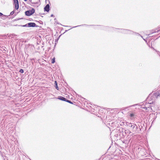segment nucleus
<instances>
[{
  "label": "nucleus",
  "mask_w": 160,
  "mask_h": 160,
  "mask_svg": "<svg viewBox=\"0 0 160 160\" xmlns=\"http://www.w3.org/2000/svg\"><path fill=\"white\" fill-rule=\"evenodd\" d=\"M124 124L129 128V133L133 132V134H140L143 131L144 127V124H136L127 122H124Z\"/></svg>",
  "instance_id": "1"
},
{
  "label": "nucleus",
  "mask_w": 160,
  "mask_h": 160,
  "mask_svg": "<svg viewBox=\"0 0 160 160\" xmlns=\"http://www.w3.org/2000/svg\"><path fill=\"white\" fill-rule=\"evenodd\" d=\"M82 26H94L95 27L94 28L95 29H100L104 31H112L114 29H116V28L112 27H110L109 26H105L102 25H88L86 24H83L81 25H78L77 26H74L72 27V28H75L77 27Z\"/></svg>",
  "instance_id": "2"
},
{
  "label": "nucleus",
  "mask_w": 160,
  "mask_h": 160,
  "mask_svg": "<svg viewBox=\"0 0 160 160\" xmlns=\"http://www.w3.org/2000/svg\"><path fill=\"white\" fill-rule=\"evenodd\" d=\"M160 96V93L157 92H155L152 94L150 93L147 98V100H148V104H153L154 103L155 100L156 98H157L158 96Z\"/></svg>",
  "instance_id": "3"
},
{
  "label": "nucleus",
  "mask_w": 160,
  "mask_h": 160,
  "mask_svg": "<svg viewBox=\"0 0 160 160\" xmlns=\"http://www.w3.org/2000/svg\"><path fill=\"white\" fill-rule=\"evenodd\" d=\"M116 29L123 30V32H120L124 34H133L134 33V32L129 29L118 28H116Z\"/></svg>",
  "instance_id": "4"
},
{
  "label": "nucleus",
  "mask_w": 160,
  "mask_h": 160,
  "mask_svg": "<svg viewBox=\"0 0 160 160\" xmlns=\"http://www.w3.org/2000/svg\"><path fill=\"white\" fill-rule=\"evenodd\" d=\"M35 12V9L33 8H31V10L26 11L25 12V14L27 16H30L33 14Z\"/></svg>",
  "instance_id": "5"
},
{
  "label": "nucleus",
  "mask_w": 160,
  "mask_h": 160,
  "mask_svg": "<svg viewBox=\"0 0 160 160\" xmlns=\"http://www.w3.org/2000/svg\"><path fill=\"white\" fill-rule=\"evenodd\" d=\"M117 130L119 132L120 138L121 139H123L125 136L124 134L123 129L122 128H118L117 129Z\"/></svg>",
  "instance_id": "6"
},
{
  "label": "nucleus",
  "mask_w": 160,
  "mask_h": 160,
  "mask_svg": "<svg viewBox=\"0 0 160 160\" xmlns=\"http://www.w3.org/2000/svg\"><path fill=\"white\" fill-rule=\"evenodd\" d=\"M13 5L15 10H18L19 8V3L18 0H13Z\"/></svg>",
  "instance_id": "7"
},
{
  "label": "nucleus",
  "mask_w": 160,
  "mask_h": 160,
  "mask_svg": "<svg viewBox=\"0 0 160 160\" xmlns=\"http://www.w3.org/2000/svg\"><path fill=\"white\" fill-rule=\"evenodd\" d=\"M49 3L47 4L44 8V12H48L50 11V2L49 0H48Z\"/></svg>",
  "instance_id": "8"
},
{
  "label": "nucleus",
  "mask_w": 160,
  "mask_h": 160,
  "mask_svg": "<svg viewBox=\"0 0 160 160\" xmlns=\"http://www.w3.org/2000/svg\"><path fill=\"white\" fill-rule=\"evenodd\" d=\"M38 27H39V26L37 25L34 22H30L28 23V28H34Z\"/></svg>",
  "instance_id": "9"
},
{
  "label": "nucleus",
  "mask_w": 160,
  "mask_h": 160,
  "mask_svg": "<svg viewBox=\"0 0 160 160\" xmlns=\"http://www.w3.org/2000/svg\"><path fill=\"white\" fill-rule=\"evenodd\" d=\"M29 1L27 3L28 4H30L32 6L34 7L35 6L33 5L34 4H37L38 3V2H32V0H28Z\"/></svg>",
  "instance_id": "10"
},
{
  "label": "nucleus",
  "mask_w": 160,
  "mask_h": 160,
  "mask_svg": "<svg viewBox=\"0 0 160 160\" xmlns=\"http://www.w3.org/2000/svg\"><path fill=\"white\" fill-rule=\"evenodd\" d=\"M55 98L59 99L61 101L65 102H66L67 100V99L66 98L61 96H59L57 98Z\"/></svg>",
  "instance_id": "11"
},
{
  "label": "nucleus",
  "mask_w": 160,
  "mask_h": 160,
  "mask_svg": "<svg viewBox=\"0 0 160 160\" xmlns=\"http://www.w3.org/2000/svg\"><path fill=\"white\" fill-rule=\"evenodd\" d=\"M156 39H153V40L152 41H151V48H153V50H155V51L157 52V53L159 55V56L160 57V52L158 51H157L156 49H155L153 48L152 46V42H154V41Z\"/></svg>",
  "instance_id": "12"
},
{
  "label": "nucleus",
  "mask_w": 160,
  "mask_h": 160,
  "mask_svg": "<svg viewBox=\"0 0 160 160\" xmlns=\"http://www.w3.org/2000/svg\"><path fill=\"white\" fill-rule=\"evenodd\" d=\"M122 141L123 143L125 144L126 145H128L129 143V140L128 139H124L123 140H122Z\"/></svg>",
  "instance_id": "13"
},
{
  "label": "nucleus",
  "mask_w": 160,
  "mask_h": 160,
  "mask_svg": "<svg viewBox=\"0 0 160 160\" xmlns=\"http://www.w3.org/2000/svg\"><path fill=\"white\" fill-rule=\"evenodd\" d=\"M1 18L2 19L4 20L7 18L9 19L11 18V17H9V15H6L3 14Z\"/></svg>",
  "instance_id": "14"
},
{
  "label": "nucleus",
  "mask_w": 160,
  "mask_h": 160,
  "mask_svg": "<svg viewBox=\"0 0 160 160\" xmlns=\"http://www.w3.org/2000/svg\"><path fill=\"white\" fill-rule=\"evenodd\" d=\"M54 87L55 88L57 89L58 90H59V88L58 86V83L56 81H55L54 82Z\"/></svg>",
  "instance_id": "15"
},
{
  "label": "nucleus",
  "mask_w": 160,
  "mask_h": 160,
  "mask_svg": "<svg viewBox=\"0 0 160 160\" xmlns=\"http://www.w3.org/2000/svg\"><path fill=\"white\" fill-rule=\"evenodd\" d=\"M18 26V25H15V26ZM19 26H21L22 27H28V23L26 24L25 25H18Z\"/></svg>",
  "instance_id": "16"
},
{
  "label": "nucleus",
  "mask_w": 160,
  "mask_h": 160,
  "mask_svg": "<svg viewBox=\"0 0 160 160\" xmlns=\"http://www.w3.org/2000/svg\"><path fill=\"white\" fill-rule=\"evenodd\" d=\"M153 106H152V105L150 106V107H148V108H149L148 110H149L150 109H151L150 110H151V112L153 111ZM145 108H146V109H148L147 107H146V106H145Z\"/></svg>",
  "instance_id": "17"
},
{
  "label": "nucleus",
  "mask_w": 160,
  "mask_h": 160,
  "mask_svg": "<svg viewBox=\"0 0 160 160\" xmlns=\"http://www.w3.org/2000/svg\"><path fill=\"white\" fill-rule=\"evenodd\" d=\"M152 117H154L153 118H152L153 120L152 123H153V122H154V121L156 119L157 117V115L156 116H155V113H152Z\"/></svg>",
  "instance_id": "18"
},
{
  "label": "nucleus",
  "mask_w": 160,
  "mask_h": 160,
  "mask_svg": "<svg viewBox=\"0 0 160 160\" xmlns=\"http://www.w3.org/2000/svg\"><path fill=\"white\" fill-rule=\"evenodd\" d=\"M136 105H137V104H136L133 105H130V106H129L123 108V109L122 110H124V111H126V109H127L128 108H129V107H132L133 106H136Z\"/></svg>",
  "instance_id": "19"
},
{
  "label": "nucleus",
  "mask_w": 160,
  "mask_h": 160,
  "mask_svg": "<svg viewBox=\"0 0 160 160\" xmlns=\"http://www.w3.org/2000/svg\"><path fill=\"white\" fill-rule=\"evenodd\" d=\"M16 10H15V8L14 9V10H13V11H12V12H11L10 13V15H9V16H12V15H13L14 13L15 12V11H16Z\"/></svg>",
  "instance_id": "20"
},
{
  "label": "nucleus",
  "mask_w": 160,
  "mask_h": 160,
  "mask_svg": "<svg viewBox=\"0 0 160 160\" xmlns=\"http://www.w3.org/2000/svg\"><path fill=\"white\" fill-rule=\"evenodd\" d=\"M55 62V57L53 58L51 60V62L52 63H54Z\"/></svg>",
  "instance_id": "21"
},
{
  "label": "nucleus",
  "mask_w": 160,
  "mask_h": 160,
  "mask_svg": "<svg viewBox=\"0 0 160 160\" xmlns=\"http://www.w3.org/2000/svg\"><path fill=\"white\" fill-rule=\"evenodd\" d=\"M56 22L57 23V24H60V25H62V26H64V27H72L71 26H64V25H62V24H61L60 23H59V22H57V21H56V22Z\"/></svg>",
  "instance_id": "22"
},
{
  "label": "nucleus",
  "mask_w": 160,
  "mask_h": 160,
  "mask_svg": "<svg viewBox=\"0 0 160 160\" xmlns=\"http://www.w3.org/2000/svg\"><path fill=\"white\" fill-rule=\"evenodd\" d=\"M66 102H68V103H69L70 104H73V103L72 101H71V100L67 99V100H66Z\"/></svg>",
  "instance_id": "23"
},
{
  "label": "nucleus",
  "mask_w": 160,
  "mask_h": 160,
  "mask_svg": "<svg viewBox=\"0 0 160 160\" xmlns=\"http://www.w3.org/2000/svg\"><path fill=\"white\" fill-rule=\"evenodd\" d=\"M129 132V131L128 130H124V134L125 135L128 133V132Z\"/></svg>",
  "instance_id": "24"
},
{
  "label": "nucleus",
  "mask_w": 160,
  "mask_h": 160,
  "mask_svg": "<svg viewBox=\"0 0 160 160\" xmlns=\"http://www.w3.org/2000/svg\"><path fill=\"white\" fill-rule=\"evenodd\" d=\"M153 31L154 30H152L151 31H152V32H151V34H152V33H158V32L160 31V29L158 30L157 31H154V32H153Z\"/></svg>",
  "instance_id": "25"
},
{
  "label": "nucleus",
  "mask_w": 160,
  "mask_h": 160,
  "mask_svg": "<svg viewBox=\"0 0 160 160\" xmlns=\"http://www.w3.org/2000/svg\"><path fill=\"white\" fill-rule=\"evenodd\" d=\"M129 116L131 118H133L134 116V114L133 113H130L129 114Z\"/></svg>",
  "instance_id": "26"
},
{
  "label": "nucleus",
  "mask_w": 160,
  "mask_h": 160,
  "mask_svg": "<svg viewBox=\"0 0 160 160\" xmlns=\"http://www.w3.org/2000/svg\"><path fill=\"white\" fill-rule=\"evenodd\" d=\"M19 72L21 73H24V70L22 69H20Z\"/></svg>",
  "instance_id": "27"
},
{
  "label": "nucleus",
  "mask_w": 160,
  "mask_h": 160,
  "mask_svg": "<svg viewBox=\"0 0 160 160\" xmlns=\"http://www.w3.org/2000/svg\"><path fill=\"white\" fill-rule=\"evenodd\" d=\"M65 83L66 84L65 85V87L68 88V89H69V86H68L67 82H65Z\"/></svg>",
  "instance_id": "28"
},
{
  "label": "nucleus",
  "mask_w": 160,
  "mask_h": 160,
  "mask_svg": "<svg viewBox=\"0 0 160 160\" xmlns=\"http://www.w3.org/2000/svg\"><path fill=\"white\" fill-rule=\"evenodd\" d=\"M134 34L138 36H141V35L140 34L136 32H134Z\"/></svg>",
  "instance_id": "29"
},
{
  "label": "nucleus",
  "mask_w": 160,
  "mask_h": 160,
  "mask_svg": "<svg viewBox=\"0 0 160 160\" xmlns=\"http://www.w3.org/2000/svg\"><path fill=\"white\" fill-rule=\"evenodd\" d=\"M59 39H58V38H57V39H56L55 40V43L56 44V43H57L58 42V40Z\"/></svg>",
  "instance_id": "30"
},
{
  "label": "nucleus",
  "mask_w": 160,
  "mask_h": 160,
  "mask_svg": "<svg viewBox=\"0 0 160 160\" xmlns=\"http://www.w3.org/2000/svg\"><path fill=\"white\" fill-rule=\"evenodd\" d=\"M40 24H43V22L42 21H41V20H39V21H37Z\"/></svg>",
  "instance_id": "31"
},
{
  "label": "nucleus",
  "mask_w": 160,
  "mask_h": 160,
  "mask_svg": "<svg viewBox=\"0 0 160 160\" xmlns=\"http://www.w3.org/2000/svg\"><path fill=\"white\" fill-rule=\"evenodd\" d=\"M74 93H75L76 94V95H78V97H81L82 98V97H81V95H78V94H77L76 93V92L75 91H74Z\"/></svg>",
  "instance_id": "32"
},
{
  "label": "nucleus",
  "mask_w": 160,
  "mask_h": 160,
  "mask_svg": "<svg viewBox=\"0 0 160 160\" xmlns=\"http://www.w3.org/2000/svg\"><path fill=\"white\" fill-rule=\"evenodd\" d=\"M71 29H69L68 30H65V32L63 33L62 34H64L66 32H67L68 31V30H70Z\"/></svg>",
  "instance_id": "33"
},
{
  "label": "nucleus",
  "mask_w": 160,
  "mask_h": 160,
  "mask_svg": "<svg viewBox=\"0 0 160 160\" xmlns=\"http://www.w3.org/2000/svg\"><path fill=\"white\" fill-rule=\"evenodd\" d=\"M2 14H3L2 13V12H0V18H1V17L2 16Z\"/></svg>",
  "instance_id": "34"
},
{
  "label": "nucleus",
  "mask_w": 160,
  "mask_h": 160,
  "mask_svg": "<svg viewBox=\"0 0 160 160\" xmlns=\"http://www.w3.org/2000/svg\"><path fill=\"white\" fill-rule=\"evenodd\" d=\"M140 36V37H141L143 39V40H144L145 41H146V42H147V41H146V40H145V39H144V38H143V36H142L141 35V36Z\"/></svg>",
  "instance_id": "35"
},
{
  "label": "nucleus",
  "mask_w": 160,
  "mask_h": 160,
  "mask_svg": "<svg viewBox=\"0 0 160 160\" xmlns=\"http://www.w3.org/2000/svg\"><path fill=\"white\" fill-rule=\"evenodd\" d=\"M62 34H61L58 37V39H59V38H60V37L61 36V35Z\"/></svg>",
  "instance_id": "36"
},
{
  "label": "nucleus",
  "mask_w": 160,
  "mask_h": 160,
  "mask_svg": "<svg viewBox=\"0 0 160 160\" xmlns=\"http://www.w3.org/2000/svg\"><path fill=\"white\" fill-rule=\"evenodd\" d=\"M51 17H54V15L53 14H52L51 15Z\"/></svg>",
  "instance_id": "37"
},
{
  "label": "nucleus",
  "mask_w": 160,
  "mask_h": 160,
  "mask_svg": "<svg viewBox=\"0 0 160 160\" xmlns=\"http://www.w3.org/2000/svg\"><path fill=\"white\" fill-rule=\"evenodd\" d=\"M29 20L30 21H33V20L32 18H29Z\"/></svg>",
  "instance_id": "38"
},
{
  "label": "nucleus",
  "mask_w": 160,
  "mask_h": 160,
  "mask_svg": "<svg viewBox=\"0 0 160 160\" xmlns=\"http://www.w3.org/2000/svg\"><path fill=\"white\" fill-rule=\"evenodd\" d=\"M69 90H70V89H71V90H72V88L71 87H69ZM73 91L74 92V91L73 90Z\"/></svg>",
  "instance_id": "39"
},
{
  "label": "nucleus",
  "mask_w": 160,
  "mask_h": 160,
  "mask_svg": "<svg viewBox=\"0 0 160 160\" xmlns=\"http://www.w3.org/2000/svg\"><path fill=\"white\" fill-rule=\"evenodd\" d=\"M18 13V12H17V13L16 14H15L13 16V17H14L15 16L17 15V14Z\"/></svg>",
  "instance_id": "40"
},
{
  "label": "nucleus",
  "mask_w": 160,
  "mask_h": 160,
  "mask_svg": "<svg viewBox=\"0 0 160 160\" xmlns=\"http://www.w3.org/2000/svg\"><path fill=\"white\" fill-rule=\"evenodd\" d=\"M23 18H18L17 19V20H20V19H22Z\"/></svg>",
  "instance_id": "41"
},
{
  "label": "nucleus",
  "mask_w": 160,
  "mask_h": 160,
  "mask_svg": "<svg viewBox=\"0 0 160 160\" xmlns=\"http://www.w3.org/2000/svg\"><path fill=\"white\" fill-rule=\"evenodd\" d=\"M119 133H117L116 134V135L117 136H118V135H119Z\"/></svg>",
  "instance_id": "42"
},
{
  "label": "nucleus",
  "mask_w": 160,
  "mask_h": 160,
  "mask_svg": "<svg viewBox=\"0 0 160 160\" xmlns=\"http://www.w3.org/2000/svg\"><path fill=\"white\" fill-rule=\"evenodd\" d=\"M3 51H4V52H3L6 53L5 52H6V50H5L4 49L3 50Z\"/></svg>",
  "instance_id": "43"
},
{
  "label": "nucleus",
  "mask_w": 160,
  "mask_h": 160,
  "mask_svg": "<svg viewBox=\"0 0 160 160\" xmlns=\"http://www.w3.org/2000/svg\"><path fill=\"white\" fill-rule=\"evenodd\" d=\"M120 31H118V32H123V30H120Z\"/></svg>",
  "instance_id": "44"
},
{
  "label": "nucleus",
  "mask_w": 160,
  "mask_h": 160,
  "mask_svg": "<svg viewBox=\"0 0 160 160\" xmlns=\"http://www.w3.org/2000/svg\"><path fill=\"white\" fill-rule=\"evenodd\" d=\"M54 20H55V22H56V20H57L56 18H55L54 19Z\"/></svg>",
  "instance_id": "45"
},
{
  "label": "nucleus",
  "mask_w": 160,
  "mask_h": 160,
  "mask_svg": "<svg viewBox=\"0 0 160 160\" xmlns=\"http://www.w3.org/2000/svg\"><path fill=\"white\" fill-rule=\"evenodd\" d=\"M155 159L156 160H160V159H158L157 158H155Z\"/></svg>",
  "instance_id": "46"
},
{
  "label": "nucleus",
  "mask_w": 160,
  "mask_h": 160,
  "mask_svg": "<svg viewBox=\"0 0 160 160\" xmlns=\"http://www.w3.org/2000/svg\"><path fill=\"white\" fill-rule=\"evenodd\" d=\"M39 14H41V15H44V14H45V13H42V14H40V13H39Z\"/></svg>",
  "instance_id": "47"
},
{
  "label": "nucleus",
  "mask_w": 160,
  "mask_h": 160,
  "mask_svg": "<svg viewBox=\"0 0 160 160\" xmlns=\"http://www.w3.org/2000/svg\"><path fill=\"white\" fill-rule=\"evenodd\" d=\"M159 37H160V36L159 37H158V38H157L156 39H158Z\"/></svg>",
  "instance_id": "48"
},
{
  "label": "nucleus",
  "mask_w": 160,
  "mask_h": 160,
  "mask_svg": "<svg viewBox=\"0 0 160 160\" xmlns=\"http://www.w3.org/2000/svg\"><path fill=\"white\" fill-rule=\"evenodd\" d=\"M34 60V58H32V59H31V60Z\"/></svg>",
  "instance_id": "49"
},
{
  "label": "nucleus",
  "mask_w": 160,
  "mask_h": 160,
  "mask_svg": "<svg viewBox=\"0 0 160 160\" xmlns=\"http://www.w3.org/2000/svg\"><path fill=\"white\" fill-rule=\"evenodd\" d=\"M17 19H15V20H13L14 21H17Z\"/></svg>",
  "instance_id": "50"
},
{
  "label": "nucleus",
  "mask_w": 160,
  "mask_h": 160,
  "mask_svg": "<svg viewBox=\"0 0 160 160\" xmlns=\"http://www.w3.org/2000/svg\"><path fill=\"white\" fill-rule=\"evenodd\" d=\"M17 19H15V20H13L14 21H17Z\"/></svg>",
  "instance_id": "51"
},
{
  "label": "nucleus",
  "mask_w": 160,
  "mask_h": 160,
  "mask_svg": "<svg viewBox=\"0 0 160 160\" xmlns=\"http://www.w3.org/2000/svg\"><path fill=\"white\" fill-rule=\"evenodd\" d=\"M24 0V1H25V2H26L27 1V0Z\"/></svg>",
  "instance_id": "52"
},
{
  "label": "nucleus",
  "mask_w": 160,
  "mask_h": 160,
  "mask_svg": "<svg viewBox=\"0 0 160 160\" xmlns=\"http://www.w3.org/2000/svg\"><path fill=\"white\" fill-rule=\"evenodd\" d=\"M32 64H33V62H32Z\"/></svg>",
  "instance_id": "53"
},
{
  "label": "nucleus",
  "mask_w": 160,
  "mask_h": 160,
  "mask_svg": "<svg viewBox=\"0 0 160 160\" xmlns=\"http://www.w3.org/2000/svg\"><path fill=\"white\" fill-rule=\"evenodd\" d=\"M63 30V28H62V30Z\"/></svg>",
  "instance_id": "54"
},
{
  "label": "nucleus",
  "mask_w": 160,
  "mask_h": 160,
  "mask_svg": "<svg viewBox=\"0 0 160 160\" xmlns=\"http://www.w3.org/2000/svg\"><path fill=\"white\" fill-rule=\"evenodd\" d=\"M151 32H152V31H151V33H150V34H149V35H150V34H151Z\"/></svg>",
  "instance_id": "55"
},
{
  "label": "nucleus",
  "mask_w": 160,
  "mask_h": 160,
  "mask_svg": "<svg viewBox=\"0 0 160 160\" xmlns=\"http://www.w3.org/2000/svg\"><path fill=\"white\" fill-rule=\"evenodd\" d=\"M14 35V36H16V35L15 34H13Z\"/></svg>",
  "instance_id": "56"
},
{
  "label": "nucleus",
  "mask_w": 160,
  "mask_h": 160,
  "mask_svg": "<svg viewBox=\"0 0 160 160\" xmlns=\"http://www.w3.org/2000/svg\"><path fill=\"white\" fill-rule=\"evenodd\" d=\"M158 34H157V35H156V36H158Z\"/></svg>",
  "instance_id": "57"
},
{
  "label": "nucleus",
  "mask_w": 160,
  "mask_h": 160,
  "mask_svg": "<svg viewBox=\"0 0 160 160\" xmlns=\"http://www.w3.org/2000/svg\"><path fill=\"white\" fill-rule=\"evenodd\" d=\"M153 36H150V37H153Z\"/></svg>",
  "instance_id": "58"
},
{
  "label": "nucleus",
  "mask_w": 160,
  "mask_h": 160,
  "mask_svg": "<svg viewBox=\"0 0 160 160\" xmlns=\"http://www.w3.org/2000/svg\"><path fill=\"white\" fill-rule=\"evenodd\" d=\"M46 0V1H45V2H46V1H47V0Z\"/></svg>",
  "instance_id": "59"
},
{
  "label": "nucleus",
  "mask_w": 160,
  "mask_h": 160,
  "mask_svg": "<svg viewBox=\"0 0 160 160\" xmlns=\"http://www.w3.org/2000/svg\"><path fill=\"white\" fill-rule=\"evenodd\" d=\"M158 110L160 111V109H158Z\"/></svg>",
  "instance_id": "60"
},
{
  "label": "nucleus",
  "mask_w": 160,
  "mask_h": 160,
  "mask_svg": "<svg viewBox=\"0 0 160 160\" xmlns=\"http://www.w3.org/2000/svg\"><path fill=\"white\" fill-rule=\"evenodd\" d=\"M39 1H40V0H39Z\"/></svg>",
  "instance_id": "61"
}]
</instances>
